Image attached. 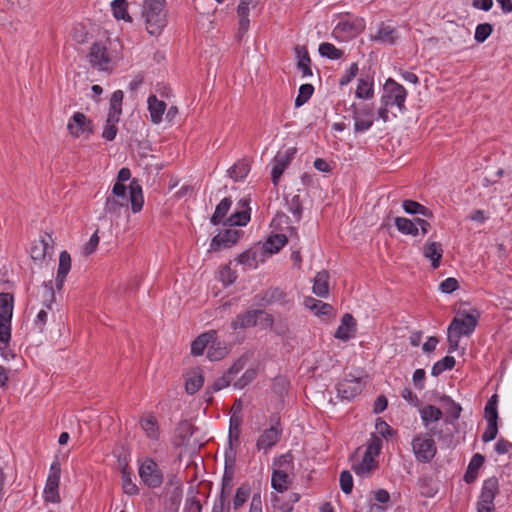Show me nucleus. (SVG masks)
I'll use <instances>...</instances> for the list:
<instances>
[{
	"label": "nucleus",
	"mask_w": 512,
	"mask_h": 512,
	"mask_svg": "<svg viewBox=\"0 0 512 512\" xmlns=\"http://www.w3.org/2000/svg\"><path fill=\"white\" fill-rule=\"evenodd\" d=\"M329 273L322 270L316 274L313 283V293L319 297L325 298L329 294Z\"/></svg>",
	"instance_id": "35"
},
{
	"label": "nucleus",
	"mask_w": 512,
	"mask_h": 512,
	"mask_svg": "<svg viewBox=\"0 0 512 512\" xmlns=\"http://www.w3.org/2000/svg\"><path fill=\"white\" fill-rule=\"evenodd\" d=\"M363 385L360 378L350 377L340 381L337 386L338 396L345 400H351L359 395L362 391Z\"/></svg>",
	"instance_id": "18"
},
{
	"label": "nucleus",
	"mask_w": 512,
	"mask_h": 512,
	"mask_svg": "<svg viewBox=\"0 0 512 512\" xmlns=\"http://www.w3.org/2000/svg\"><path fill=\"white\" fill-rule=\"evenodd\" d=\"M138 473L141 480H163L162 467L151 457L138 459Z\"/></svg>",
	"instance_id": "14"
},
{
	"label": "nucleus",
	"mask_w": 512,
	"mask_h": 512,
	"mask_svg": "<svg viewBox=\"0 0 512 512\" xmlns=\"http://www.w3.org/2000/svg\"><path fill=\"white\" fill-rule=\"evenodd\" d=\"M295 54L297 57V68L301 71L302 77H310L313 75L311 69V59L305 46H296Z\"/></svg>",
	"instance_id": "28"
},
{
	"label": "nucleus",
	"mask_w": 512,
	"mask_h": 512,
	"mask_svg": "<svg viewBox=\"0 0 512 512\" xmlns=\"http://www.w3.org/2000/svg\"><path fill=\"white\" fill-rule=\"evenodd\" d=\"M242 418L239 415L233 414L229 420V434L228 443L229 448L225 452V466L222 480H232L235 471V458L236 452L234 446L239 444L241 434Z\"/></svg>",
	"instance_id": "4"
},
{
	"label": "nucleus",
	"mask_w": 512,
	"mask_h": 512,
	"mask_svg": "<svg viewBox=\"0 0 512 512\" xmlns=\"http://www.w3.org/2000/svg\"><path fill=\"white\" fill-rule=\"evenodd\" d=\"M493 32V26L490 23H481L476 26L474 39L477 43L485 42Z\"/></svg>",
	"instance_id": "56"
},
{
	"label": "nucleus",
	"mask_w": 512,
	"mask_h": 512,
	"mask_svg": "<svg viewBox=\"0 0 512 512\" xmlns=\"http://www.w3.org/2000/svg\"><path fill=\"white\" fill-rule=\"evenodd\" d=\"M477 317L470 313H463L453 318L447 328L448 351H456L459 347L460 338L469 336L477 326Z\"/></svg>",
	"instance_id": "3"
},
{
	"label": "nucleus",
	"mask_w": 512,
	"mask_h": 512,
	"mask_svg": "<svg viewBox=\"0 0 512 512\" xmlns=\"http://www.w3.org/2000/svg\"><path fill=\"white\" fill-rule=\"evenodd\" d=\"M305 306L314 311L317 316H330L333 312L332 305L312 297L305 299Z\"/></svg>",
	"instance_id": "42"
},
{
	"label": "nucleus",
	"mask_w": 512,
	"mask_h": 512,
	"mask_svg": "<svg viewBox=\"0 0 512 512\" xmlns=\"http://www.w3.org/2000/svg\"><path fill=\"white\" fill-rule=\"evenodd\" d=\"M254 301L256 305L262 307L274 304L285 306L289 303L287 294L278 287H271L259 294H256L254 296Z\"/></svg>",
	"instance_id": "13"
},
{
	"label": "nucleus",
	"mask_w": 512,
	"mask_h": 512,
	"mask_svg": "<svg viewBox=\"0 0 512 512\" xmlns=\"http://www.w3.org/2000/svg\"><path fill=\"white\" fill-rule=\"evenodd\" d=\"M430 436H436L439 440H443L445 442L450 443L453 439L454 433L453 430L446 427L445 429H438L436 426L430 428L429 431Z\"/></svg>",
	"instance_id": "62"
},
{
	"label": "nucleus",
	"mask_w": 512,
	"mask_h": 512,
	"mask_svg": "<svg viewBox=\"0 0 512 512\" xmlns=\"http://www.w3.org/2000/svg\"><path fill=\"white\" fill-rule=\"evenodd\" d=\"M71 269V256L64 250L59 255V265L57 269L55 285L58 290L62 289L66 277Z\"/></svg>",
	"instance_id": "25"
},
{
	"label": "nucleus",
	"mask_w": 512,
	"mask_h": 512,
	"mask_svg": "<svg viewBox=\"0 0 512 512\" xmlns=\"http://www.w3.org/2000/svg\"><path fill=\"white\" fill-rule=\"evenodd\" d=\"M249 171V163L242 159L238 160L232 167L228 169V174L234 181H242L248 175Z\"/></svg>",
	"instance_id": "46"
},
{
	"label": "nucleus",
	"mask_w": 512,
	"mask_h": 512,
	"mask_svg": "<svg viewBox=\"0 0 512 512\" xmlns=\"http://www.w3.org/2000/svg\"><path fill=\"white\" fill-rule=\"evenodd\" d=\"M252 0H239V4L237 6V15L239 17V33H246L249 29V5Z\"/></svg>",
	"instance_id": "37"
},
{
	"label": "nucleus",
	"mask_w": 512,
	"mask_h": 512,
	"mask_svg": "<svg viewBox=\"0 0 512 512\" xmlns=\"http://www.w3.org/2000/svg\"><path fill=\"white\" fill-rule=\"evenodd\" d=\"M232 205V200L230 197L223 198L220 203L216 206L215 211L213 215L210 218L211 224L217 226L221 223H223L225 220V217L230 210Z\"/></svg>",
	"instance_id": "40"
},
{
	"label": "nucleus",
	"mask_w": 512,
	"mask_h": 512,
	"mask_svg": "<svg viewBox=\"0 0 512 512\" xmlns=\"http://www.w3.org/2000/svg\"><path fill=\"white\" fill-rule=\"evenodd\" d=\"M288 211L294 215L297 221H300L302 217L303 208L299 195H294L288 201Z\"/></svg>",
	"instance_id": "60"
},
{
	"label": "nucleus",
	"mask_w": 512,
	"mask_h": 512,
	"mask_svg": "<svg viewBox=\"0 0 512 512\" xmlns=\"http://www.w3.org/2000/svg\"><path fill=\"white\" fill-rule=\"evenodd\" d=\"M262 314H264L262 310H248L239 314L232 320L231 328L233 330H238L254 327L257 324L258 316Z\"/></svg>",
	"instance_id": "24"
},
{
	"label": "nucleus",
	"mask_w": 512,
	"mask_h": 512,
	"mask_svg": "<svg viewBox=\"0 0 512 512\" xmlns=\"http://www.w3.org/2000/svg\"><path fill=\"white\" fill-rule=\"evenodd\" d=\"M441 401L447 406L448 416L444 419L443 425L455 426V422L460 418L462 407L459 403L455 402L450 396L444 395Z\"/></svg>",
	"instance_id": "29"
},
{
	"label": "nucleus",
	"mask_w": 512,
	"mask_h": 512,
	"mask_svg": "<svg viewBox=\"0 0 512 512\" xmlns=\"http://www.w3.org/2000/svg\"><path fill=\"white\" fill-rule=\"evenodd\" d=\"M113 15L118 20L131 21L128 14V2L126 0H114L111 2Z\"/></svg>",
	"instance_id": "51"
},
{
	"label": "nucleus",
	"mask_w": 512,
	"mask_h": 512,
	"mask_svg": "<svg viewBox=\"0 0 512 512\" xmlns=\"http://www.w3.org/2000/svg\"><path fill=\"white\" fill-rule=\"evenodd\" d=\"M123 98L124 93L122 90L114 91L110 98L109 112L102 132V137L107 141H113L117 135V124L122 114Z\"/></svg>",
	"instance_id": "5"
},
{
	"label": "nucleus",
	"mask_w": 512,
	"mask_h": 512,
	"mask_svg": "<svg viewBox=\"0 0 512 512\" xmlns=\"http://www.w3.org/2000/svg\"><path fill=\"white\" fill-rule=\"evenodd\" d=\"M294 457L291 452H287L276 458L273 462V472L271 480H287L293 472Z\"/></svg>",
	"instance_id": "15"
},
{
	"label": "nucleus",
	"mask_w": 512,
	"mask_h": 512,
	"mask_svg": "<svg viewBox=\"0 0 512 512\" xmlns=\"http://www.w3.org/2000/svg\"><path fill=\"white\" fill-rule=\"evenodd\" d=\"M357 322L350 313H345L341 318V323L338 326L334 336L335 338L348 341L356 334Z\"/></svg>",
	"instance_id": "20"
},
{
	"label": "nucleus",
	"mask_w": 512,
	"mask_h": 512,
	"mask_svg": "<svg viewBox=\"0 0 512 512\" xmlns=\"http://www.w3.org/2000/svg\"><path fill=\"white\" fill-rule=\"evenodd\" d=\"M442 411L440 408L434 406V405H426L420 410V417L423 422V425L426 429L430 431V428L432 423L438 422L442 418Z\"/></svg>",
	"instance_id": "33"
},
{
	"label": "nucleus",
	"mask_w": 512,
	"mask_h": 512,
	"mask_svg": "<svg viewBox=\"0 0 512 512\" xmlns=\"http://www.w3.org/2000/svg\"><path fill=\"white\" fill-rule=\"evenodd\" d=\"M150 119L153 124H159L163 120V114L166 110V103L159 100L155 95H150L147 99Z\"/></svg>",
	"instance_id": "26"
},
{
	"label": "nucleus",
	"mask_w": 512,
	"mask_h": 512,
	"mask_svg": "<svg viewBox=\"0 0 512 512\" xmlns=\"http://www.w3.org/2000/svg\"><path fill=\"white\" fill-rule=\"evenodd\" d=\"M295 153L296 148H288L285 151H278L272 159L271 180L275 186L279 184L281 176L291 163Z\"/></svg>",
	"instance_id": "11"
},
{
	"label": "nucleus",
	"mask_w": 512,
	"mask_h": 512,
	"mask_svg": "<svg viewBox=\"0 0 512 512\" xmlns=\"http://www.w3.org/2000/svg\"><path fill=\"white\" fill-rule=\"evenodd\" d=\"M314 87L311 84H302L299 87L298 95L295 99V106L301 107L304 105L313 95Z\"/></svg>",
	"instance_id": "55"
},
{
	"label": "nucleus",
	"mask_w": 512,
	"mask_h": 512,
	"mask_svg": "<svg viewBox=\"0 0 512 512\" xmlns=\"http://www.w3.org/2000/svg\"><path fill=\"white\" fill-rule=\"evenodd\" d=\"M485 458L482 454L476 453L472 456L463 480H475L479 469L484 464Z\"/></svg>",
	"instance_id": "47"
},
{
	"label": "nucleus",
	"mask_w": 512,
	"mask_h": 512,
	"mask_svg": "<svg viewBox=\"0 0 512 512\" xmlns=\"http://www.w3.org/2000/svg\"><path fill=\"white\" fill-rule=\"evenodd\" d=\"M397 230L404 235L417 236L419 229L416 226L415 219L411 220L405 217H396L394 219Z\"/></svg>",
	"instance_id": "43"
},
{
	"label": "nucleus",
	"mask_w": 512,
	"mask_h": 512,
	"mask_svg": "<svg viewBox=\"0 0 512 512\" xmlns=\"http://www.w3.org/2000/svg\"><path fill=\"white\" fill-rule=\"evenodd\" d=\"M443 255L442 245L439 242H427L423 246V256L431 261L433 269H437L441 264Z\"/></svg>",
	"instance_id": "27"
},
{
	"label": "nucleus",
	"mask_w": 512,
	"mask_h": 512,
	"mask_svg": "<svg viewBox=\"0 0 512 512\" xmlns=\"http://www.w3.org/2000/svg\"><path fill=\"white\" fill-rule=\"evenodd\" d=\"M355 95L359 99L369 100L374 96V81L370 77L358 79Z\"/></svg>",
	"instance_id": "36"
},
{
	"label": "nucleus",
	"mask_w": 512,
	"mask_h": 512,
	"mask_svg": "<svg viewBox=\"0 0 512 512\" xmlns=\"http://www.w3.org/2000/svg\"><path fill=\"white\" fill-rule=\"evenodd\" d=\"M459 287V283L456 278L449 277L443 280L440 285L439 289L442 293L450 294L454 291H456Z\"/></svg>",
	"instance_id": "64"
},
{
	"label": "nucleus",
	"mask_w": 512,
	"mask_h": 512,
	"mask_svg": "<svg viewBox=\"0 0 512 512\" xmlns=\"http://www.w3.org/2000/svg\"><path fill=\"white\" fill-rule=\"evenodd\" d=\"M403 210L410 215H422L425 218H433V212L426 206L414 200H404L402 202Z\"/></svg>",
	"instance_id": "38"
},
{
	"label": "nucleus",
	"mask_w": 512,
	"mask_h": 512,
	"mask_svg": "<svg viewBox=\"0 0 512 512\" xmlns=\"http://www.w3.org/2000/svg\"><path fill=\"white\" fill-rule=\"evenodd\" d=\"M408 92L406 88L392 78H388L382 88L380 106L377 110L378 118L384 123L390 121V110L396 107L400 113L407 111L405 102Z\"/></svg>",
	"instance_id": "1"
},
{
	"label": "nucleus",
	"mask_w": 512,
	"mask_h": 512,
	"mask_svg": "<svg viewBox=\"0 0 512 512\" xmlns=\"http://www.w3.org/2000/svg\"><path fill=\"white\" fill-rule=\"evenodd\" d=\"M43 497L46 502L54 504L60 503L59 482H46Z\"/></svg>",
	"instance_id": "50"
},
{
	"label": "nucleus",
	"mask_w": 512,
	"mask_h": 512,
	"mask_svg": "<svg viewBox=\"0 0 512 512\" xmlns=\"http://www.w3.org/2000/svg\"><path fill=\"white\" fill-rule=\"evenodd\" d=\"M257 376V371L255 369H247L243 375L234 382L235 389H243L247 385H249Z\"/></svg>",
	"instance_id": "59"
},
{
	"label": "nucleus",
	"mask_w": 512,
	"mask_h": 512,
	"mask_svg": "<svg viewBox=\"0 0 512 512\" xmlns=\"http://www.w3.org/2000/svg\"><path fill=\"white\" fill-rule=\"evenodd\" d=\"M199 494L198 486H190L187 491V497L184 505V512H201L202 505L200 500L197 498Z\"/></svg>",
	"instance_id": "41"
},
{
	"label": "nucleus",
	"mask_w": 512,
	"mask_h": 512,
	"mask_svg": "<svg viewBox=\"0 0 512 512\" xmlns=\"http://www.w3.org/2000/svg\"><path fill=\"white\" fill-rule=\"evenodd\" d=\"M318 51L322 57H326L331 60H338L344 54L342 50L336 48L335 45L328 42L321 43L319 45Z\"/></svg>",
	"instance_id": "53"
},
{
	"label": "nucleus",
	"mask_w": 512,
	"mask_h": 512,
	"mask_svg": "<svg viewBox=\"0 0 512 512\" xmlns=\"http://www.w3.org/2000/svg\"><path fill=\"white\" fill-rule=\"evenodd\" d=\"M250 496V487L246 484L240 486L235 494L233 499V507L234 509H239L249 498Z\"/></svg>",
	"instance_id": "57"
},
{
	"label": "nucleus",
	"mask_w": 512,
	"mask_h": 512,
	"mask_svg": "<svg viewBox=\"0 0 512 512\" xmlns=\"http://www.w3.org/2000/svg\"><path fill=\"white\" fill-rule=\"evenodd\" d=\"M140 426L148 438L152 440H158L159 427L154 416L150 415L148 417L141 418Z\"/></svg>",
	"instance_id": "44"
},
{
	"label": "nucleus",
	"mask_w": 512,
	"mask_h": 512,
	"mask_svg": "<svg viewBox=\"0 0 512 512\" xmlns=\"http://www.w3.org/2000/svg\"><path fill=\"white\" fill-rule=\"evenodd\" d=\"M204 384V376L201 370L194 371L185 382L186 392L190 395L195 394Z\"/></svg>",
	"instance_id": "48"
},
{
	"label": "nucleus",
	"mask_w": 512,
	"mask_h": 512,
	"mask_svg": "<svg viewBox=\"0 0 512 512\" xmlns=\"http://www.w3.org/2000/svg\"><path fill=\"white\" fill-rule=\"evenodd\" d=\"M242 234L243 232L238 229H226L218 233L212 238L209 251H220L232 247Z\"/></svg>",
	"instance_id": "16"
},
{
	"label": "nucleus",
	"mask_w": 512,
	"mask_h": 512,
	"mask_svg": "<svg viewBox=\"0 0 512 512\" xmlns=\"http://www.w3.org/2000/svg\"><path fill=\"white\" fill-rule=\"evenodd\" d=\"M411 445H412V449H413L415 458L419 462L428 463L436 455L437 447H436L434 440L430 436V434L416 435L412 439Z\"/></svg>",
	"instance_id": "9"
},
{
	"label": "nucleus",
	"mask_w": 512,
	"mask_h": 512,
	"mask_svg": "<svg viewBox=\"0 0 512 512\" xmlns=\"http://www.w3.org/2000/svg\"><path fill=\"white\" fill-rule=\"evenodd\" d=\"M455 364L456 360L453 356H445L433 364L431 374L437 377L446 370H452L455 367Z\"/></svg>",
	"instance_id": "49"
},
{
	"label": "nucleus",
	"mask_w": 512,
	"mask_h": 512,
	"mask_svg": "<svg viewBox=\"0 0 512 512\" xmlns=\"http://www.w3.org/2000/svg\"><path fill=\"white\" fill-rule=\"evenodd\" d=\"M497 493L498 482H484L477 501V512H492L494 510V499Z\"/></svg>",
	"instance_id": "17"
},
{
	"label": "nucleus",
	"mask_w": 512,
	"mask_h": 512,
	"mask_svg": "<svg viewBox=\"0 0 512 512\" xmlns=\"http://www.w3.org/2000/svg\"><path fill=\"white\" fill-rule=\"evenodd\" d=\"M231 381H232L231 377H229V375L224 373L221 377L214 380L211 387L207 389L206 393L212 394L214 392H218V391L222 390L223 388L228 387L230 385Z\"/></svg>",
	"instance_id": "61"
},
{
	"label": "nucleus",
	"mask_w": 512,
	"mask_h": 512,
	"mask_svg": "<svg viewBox=\"0 0 512 512\" xmlns=\"http://www.w3.org/2000/svg\"><path fill=\"white\" fill-rule=\"evenodd\" d=\"M227 353V347L224 345V343L217 341L215 337L208 346L207 358L211 361H219L223 359Z\"/></svg>",
	"instance_id": "45"
},
{
	"label": "nucleus",
	"mask_w": 512,
	"mask_h": 512,
	"mask_svg": "<svg viewBox=\"0 0 512 512\" xmlns=\"http://www.w3.org/2000/svg\"><path fill=\"white\" fill-rule=\"evenodd\" d=\"M350 110L354 120L355 133H365L372 128L374 124V109L371 105L353 103Z\"/></svg>",
	"instance_id": "7"
},
{
	"label": "nucleus",
	"mask_w": 512,
	"mask_h": 512,
	"mask_svg": "<svg viewBox=\"0 0 512 512\" xmlns=\"http://www.w3.org/2000/svg\"><path fill=\"white\" fill-rule=\"evenodd\" d=\"M129 196L131 202V210L133 213H138L142 210L144 204V197L142 187L137 180L133 179L129 184Z\"/></svg>",
	"instance_id": "30"
},
{
	"label": "nucleus",
	"mask_w": 512,
	"mask_h": 512,
	"mask_svg": "<svg viewBox=\"0 0 512 512\" xmlns=\"http://www.w3.org/2000/svg\"><path fill=\"white\" fill-rule=\"evenodd\" d=\"M52 237L50 234L45 233L41 236L40 240L35 242L30 249L31 258L34 261H42L46 255H51L53 252Z\"/></svg>",
	"instance_id": "22"
},
{
	"label": "nucleus",
	"mask_w": 512,
	"mask_h": 512,
	"mask_svg": "<svg viewBox=\"0 0 512 512\" xmlns=\"http://www.w3.org/2000/svg\"><path fill=\"white\" fill-rule=\"evenodd\" d=\"M287 237L285 234H274L267 238L263 247L261 248L262 253H268L269 255L278 253L280 249L287 243Z\"/></svg>",
	"instance_id": "34"
},
{
	"label": "nucleus",
	"mask_w": 512,
	"mask_h": 512,
	"mask_svg": "<svg viewBox=\"0 0 512 512\" xmlns=\"http://www.w3.org/2000/svg\"><path fill=\"white\" fill-rule=\"evenodd\" d=\"M377 465L378 463L374 457L363 453L361 459L353 460L351 468L358 477L368 478Z\"/></svg>",
	"instance_id": "21"
},
{
	"label": "nucleus",
	"mask_w": 512,
	"mask_h": 512,
	"mask_svg": "<svg viewBox=\"0 0 512 512\" xmlns=\"http://www.w3.org/2000/svg\"><path fill=\"white\" fill-rule=\"evenodd\" d=\"M382 438L372 434L371 439L368 443V446L365 450V454L370 455L376 459V457L379 455L380 450L382 448Z\"/></svg>",
	"instance_id": "58"
},
{
	"label": "nucleus",
	"mask_w": 512,
	"mask_h": 512,
	"mask_svg": "<svg viewBox=\"0 0 512 512\" xmlns=\"http://www.w3.org/2000/svg\"><path fill=\"white\" fill-rule=\"evenodd\" d=\"M261 249H248L236 257V262L248 268H256L259 261H263Z\"/></svg>",
	"instance_id": "31"
},
{
	"label": "nucleus",
	"mask_w": 512,
	"mask_h": 512,
	"mask_svg": "<svg viewBox=\"0 0 512 512\" xmlns=\"http://www.w3.org/2000/svg\"><path fill=\"white\" fill-rule=\"evenodd\" d=\"M69 134L75 138L86 134L90 136L93 133V122L82 112H75L67 123Z\"/></svg>",
	"instance_id": "12"
},
{
	"label": "nucleus",
	"mask_w": 512,
	"mask_h": 512,
	"mask_svg": "<svg viewBox=\"0 0 512 512\" xmlns=\"http://www.w3.org/2000/svg\"><path fill=\"white\" fill-rule=\"evenodd\" d=\"M300 494L297 492H286L281 497H276V501H282L281 508L284 512H291L293 510V505L300 500Z\"/></svg>",
	"instance_id": "54"
},
{
	"label": "nucleus",
	"mask_w": 512,
	"mask_h": 512,
	"mask_svg": "<svg viewBox=\"0 0 512 512\" xmlns=\"http://www.w3.org/2000/svg\"><path fill=\"white\" fill-rule=\"evenodd\" d=\"M362 25L359 21H350L347 19L340 20L333 29V36L339 40H347L359 34Z\"/></svg>",
	"instance_id": "19"
},
{
	"label": "nucleus",
	"mask_w": 512,
	"mask_h": 512,
	"mask_svg": "<svg viewBox=\"0 0 512 512\" xmlns=\"http://www.w3.org/2000/svg\"><path fill=\"white\" fill-rule=\"evenodd\" d=\"M216 336L217 333L214 330L200 334L191 344V354L194 356L202 355Z\"/></svg>",
	"instance_id": "32"
},
{
	"label": "nucleus",
	"mask_w": 512,
	"mask_h": 512,
	"mask_svg": "<svg viewBox=\"0 0 512 512\" xmlns=\"http://www.w3.org/2000/svg\"><path fill=\"white\" fill-rule=\"evenodd\" d=\"M238 205L242 210L232 213L228 218L225 219L223 225L228 226H245L250 221V208L249 201L247 199H241Z\"/></svg>",
	"instance_id": "23"
},
{
	"label": "nucleus",
	"mask_w": 512,
	"mask_h": 512,
	"mask_svg": "<svg viewBox=\"0 0 512 512\" xmlns=\"http://www.w3.org/2000/svg\"><path fill=\"white\" fill-rule=\"evenodd\" d=\"M14 298L10 293H0V343L7 345L11 339V319Z\"/></svg>",
	"instance_id": "6"
},
{
	"label": "nucleus",
	"mask_w": 512,
	"mask_h": 512,
	"mask_svg": "<svg viewBox=\"0 0 512 512\" xmlns=\"http://www.w3.org/2000/svg\"><path fill=\"white\" fill-rule=\"evenodd\" d=\"M498 395L493 394L487 401L484 409V417L487 422H498Z\"/></svg>",
	"instance_id": "52"
},
{
	"label": "nucleus",
	"mask_w": 512,
	"mask_h": 512,
	"mask_svg": "<svg viewBox=\"0 0 512 512\" xmlns=\"http://www.w3.org/2000/svg\"><path fill=\"white\" fill-rule=\"evenodd\" d=\"M283 433L280 418L273 415L270 418V427L265 429L257 439L256 447L259 451L267 452L275 446Z\"/></svg>",
	"instance_id": "8"
},
{
	"label": "nucleus",
	"mask_w": 512,
	"mask_h": 512,
	"mask_svg": "<svg viewBox=\"0 0 512 512\" xmlns=\"http://www.w3.org/2000/svg\"><path fill=\"white\" fill-rule=\"evenodd\" d=\"M397 39H398V32H397L396 28L389 26V25H384V24H382L380 26L377 34L374 37L375 41H378V42H381L384 44H389V45L395 44Z\"/></svg>",
	"instance_id": "39"
},
{
	"label": "nucleus",
	"mask_w": 512,
	"mask_h": 512,
	"mask_svg": "<svg viewBox=\"0 0 512 512\" xmlns=\"http://www.w3.org/2000/svg\"><path fill=\"white\" fill-rule=\"evenodd\" d=\"M110 41H96L90 47L88 54L89 62L92 67L98 70H107L112 61V55L109 50Z\"/></svg>",
	"instance_id": "10"
},
{
	"label": "nucleus",
	"mask_w": 512,
	"mask_h": 512,
	"mask_svg": "<svg viewBox=\"0 0 512 512\" xmlns=\"http://www.w3.org/2000/svg\"><path fill=\"white\" fill-rule=\"evenodd\" d=\"M146 30L150 35H160L167 25L165 0H145L142 8Z\"/></svg>",
	"instance_id": "2"
},
{
	"label": "nucleus",
	"mask_w": 512,
	"mask_h": 512,
	"mask_svg": "<svg viewBox=\"0 0 512 512\" xmlns=\"http://www.w3.org/2000/svg\"><path fill=\"white\" fill-rule=\"evenodd\" d=\"M123 204L116 200L114 197H107L104 211L107 214L118 215L121 212Z\"/></svg>",
	"instance_id": "63"
}]
</instances>
